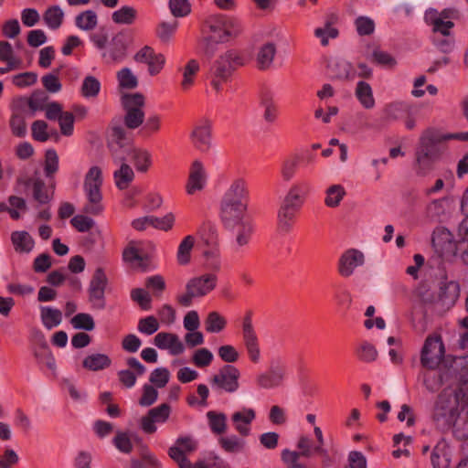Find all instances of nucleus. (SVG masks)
Listing matches in <instances>:
<instances>
[{
	"label": "nucleus",
	"instance_id": "obj_1",
	"mask_svg": "<svg viewBox=\"0 0 468 468\" xmlns=\"http://www.w3.org/2000/svg\"><path fill=\"white\" fill-rule=\"evenodd\" d=\"M446 149V145L442 144L437 137V130L426 129L420 137L415 152L414 170L416 175L419 176L429 175Z\"/></svg>",
	"mask_w": 468,
	"mask_h": 468
},
{
	"label": "nucleus",
	"instance_id": "obj_2",
	"mask_svg": "<svg viewBox=\"0 0 468 468\" xmlns=\"http://www.w3.org/2000/svg\"><path fill=\"white\" fill-rule=\"evenodd\" d=\"M223 227L231 232L233 240L232 250L236 253L244 252L249 247L255 232V222L248 213L220 217Z\"/></svg>",
	"mask_w": 468,
	"mask_h": 468
},
{
	"label": "nucleus",
	"instance_id": "obj_3",
	"mask_svg": "<svg viewBox=\"0 0 468 468\" xmlns=\"http://www.w3.org/2000/svg\"><path fill=\"white\" fill-rule=\"evenodd\" d=\"M250 190L243 178L235 179L224 193L220 201L219 216H231L248 213Z\"/></svg>",
	"mask_w": 468,
	"mask_h": 468
},
{
	"label": "nucleus",
	"instance_id": "obj_4",
	"mask_svg": "<svg viewBox=\"0 0 468 468\" xmlns=\"http://www.w3.org/2000/svg\"><path fill=\"white\" fill-rule=\"evenodd\" d=\"M245 64L244 56L236 49H229L219 56L211 67V85L219 91L222 84L229 80L233 72Z\"/></svg>",
	"mask_w": 468,
	"mask_h": 468
},
{
	"label": "nucleus",
	"instance_id": "obj_5",
	"mask_svg": "<svg viewBox=\"0 0 468 468\" xmlns=\"http://www.w3.org/2000/svg\"><path fill=\"white\" fill-rule=\"evenodd\" d=\"M304 198L299 186H292L286 194L277 215V229L282 234L292 231Z\"/></svg>",
	"mask_w": 468,
	"mask_h": 468
},
{
	"label": "nucleus",
	"instance_id": "obj_6",
	"mask_svg": "<svg viewBox=\"0 0 468 468\" xmlns=\"http://www.w3.org/2000/svg\"><path fill=\"white\" fill-rule=\"evenodd\" d=\"M101 185L102 176L101 168L98 166L90 167L84 181V190L88 199V203L83 207V211L86 214L97 216L103 210V206L101 205Z\"/></svg>",
	"mask_w": 468,
	"mask_h": 468
},
{
	"label": "nucleus",
	"instance_id": "obj_7",
	"mask_svg": "<svg viewBox=\"0 0 468 468\" xmlns=\"http://www.w3.org/2000/svg\"><path fill=\"white\" fill-rule=\"evenodd\" d=\"M454 395H447L441 393L434 404L432 412V420L437 428L446 431L450 430V424L459 409V402H466L468 399H459L456 397V388L453 391Z\"/></svg>",
	"mask_w": 468,
	"mask_h": 468
},
{
	"label": "nucleus",
	"instance_id": "obj_8",
	"mask_svg": "<svg viewBox=\"0 0 468 468\" xmlns=\"http://www.w3.org/2000/svg\"><path fill=\"white\" fill-rule=\"evenodd\" d=\"M452 356H445V348L441 335L429 336L421 349L420 363L428 369H435L441 363L449 365Z\"/></svg>",
	"mask_w": 468,
	"mask_h": 468
},
{
	"label": "nucleus",
	"instance_id": "obj_9",
	"mask_svg": "<svg viewBox=\"0 0 468 468\" xmlns=\"http://www.w3.org/2000/svg\"><path fill=\"white\" fill-rule=\"evenodd\" d=\"M122 104L125 111L124 125L132 130L140 127L144 121V112L143 111L145 104L144 96L140 92L123 94Z\"/></svg>",
	"mask_w": 468,
	"mask_h": 468
},
{
	"label": "nucleus",
	"instance_id": "obj_10",
	"mask_svg": "<svg viewBox=\"0 0 468 468\" xmlns=\"http://www.w3.org/2000/svg\"><path fill=\"white\" fill-rule=\"evenodd\" d=\"M108 278L101 267L97 268L89 282L87 289L88 302L94 310H103L106 306L105 290Z\"/></svg>",
	"mask_w": 468,
	"mask_h": 468
},
{
	"label": "nucleus",
	"instance_id": "obj_11",
	"mask_svg": "<svg viewBox=\"0 0 468 468\" xmlns=\"http://www.w3.org/2000/svg\"><path fill=\"white\" fill-rule=\"evenodd\" d=\"M423 385L430 392H437L442 385L457 388L456 373L450 365H443L438 371L430 369L423 375Z\"/></svg>",
	"mask_w": 468,
	"mask_h": 468
},
{
	"label": "nucleus",
	"instance_id": "obj_12",
	"mask_svg": "<svg viewBox=\"0 0 468 468\" xmlns=\"http://www.w3.org/2000/svg\"><path fill=\"white\" fill-rule=\"evenodd\" d=\"M431 245L441 259H450L456 255L458 246L452 233L446 228H437L431 236Z\"/></svg>",
	"mask_w": 468,
	"mask_h": 468
},
{
	"label": "nucleus",
	"instance_id": "obj_13",
	"mask_svg": "<svg viewBox=\"0 0 468 468\" xmlns=\"http://www.w3.org/2000/svg\"><path fill=\"white\" fill-rule=\"evenodd\" d=\"M189 137L196 150L200 153H207L212 144V125L210 121L202 119L197 122Z\"/></svg>",
	"mask_w": 468,
	"mask_h": 468
},
{
	"label": "nucleus",
	"instance_id": "obj_14",
	"mask_svg": "<svg viewBox=\"0 0 468 468\" xmlns=\"http://www.w3.org/2000/svg\"><path fill=\"white\" fill-rule=\"evenodd\" d=\"M239 370L232 365H224L218 374L214 375L210 383L229 393H233L239 389Z\"/></svg>",
	"mask_w": 468,
	"mask_h": 468
},
{
	"label": "nucleus",
	"instance_id": "obj_15",
	"mask_svg": "<svg viewBox=\"0 0 468 468\" xmlns=\"http://www.w3.org/2000/svg\"><path fill=\"white\" fill-rule=\"evenodd\" d=\"M286 374V367L278 360L271 362L268 370L256 378L258 387L265 389L274 388L282 385Z\"/></svg>",
	"mask_w": 468,
	"mask_h": 468
},
{
	"label": "nucleus",
	"instance_id": "obj_16",
	"mask_svg": "<svg viewBox=\"0 0 468 468\" xmlns=\"http://www.w3.org/2000/svg\"><path fill=\"white\" fill-rule=\"evenodd\" d=\"M129 41L126 34L122 31L115 34L109 44V48L101 54L107 63L122 62L128 53Z\"/></svg>",
	"mask_w": 468,
	"mask_h": 468
},
{
	"label": "nucleus",
	"instance_id": "obj_17",
	"mask_svg": "<svg viewBox=\"0 0 468 468\" xmlns=\"http://www.w3.org/2000/svg\"><path fill=\"white\" fill-rule=\"evenodd\" d=\"M449 365L456 373V397L468 399V353L465 356H452Z\"/></svg>",
	"mask_w": 468,
	"mask_h": 468
},
{
	"label": "nucleus",
	"instance_id": "obj_18",
	"mask_svg": "<svg viewBox=\"0 0 468 468\" xmlns=\"http://www.w3.org/2000/svg\"><path fill=\"white\" fill-rule=\"evenodd\" d=\"M460 295V285L455 281H449L446 273L441 277L436 304L450 308L454 305Z\"/></svg>",
	"mask_w": 468,
	"mask_h": 468
},
{
	"label": "nucleus",
	"instance_id": "obj_19",
	"mask_svg": "<svg viewBox=\"0 0 468 468\" xmlns=\"http://www.w3.org/2000/svg\"><path fill=\"white\" fill-rule=\"evenodd\" d=\"M364 254L356 249L346 250L340 257L338 262V272L343 277H349L354 270L364 264Z\"/></svg>",
	"mask_w": 468,
	"mask_h": 468
},
{
	"label": "nucleus",
	"instance_id": "obj_20",
	"mask_svg": "<svg viewBox=\"0 0 468 468\" xmlns=\"http://www.w3.org/2000/svg\"><path fill=\"white\" fill-rule=\"evenodd\" d=\"M218 277L215 273H206L189 280L186 289H191L197 297L205 296L217 286Z\"/></svg>",
	"mask_w": 468,
	"mask_h": 468
},
{
	"label": "nucleus",
	"instance_id": "obj_21",
	"mask_svg": "<svg viewBox=\"0 0 468 468\" xmlns=\"http://www.w3.org/2000/svg\"><path fill=\"white\" fill-rule=\"evenodd\" d=\"M450 430L458 441L468 439V403L457 410L450 424Z\"/></svg>",
	"mask_w": 468,
	"mask_h": 468
},
{
	"label": "nucleus",
	"instance_id": "obj_22",
	"mask_svg": "<svg viewBox=\"0 0 468 468\" xmlns=\"http://www.w3.org/2000/svg\"><path fill=\"white\" fill-rule=\"evenodd\" d=\"M154 343L159 349H169L173 356L180 355L185 350L178 336L171 333H158L154 338Z\"/></svg>",
	"mask_w": 468,
	"mask_h": 468
},
{
	"label": "nucleus",
	"instance_id": "obj_23",
	"mask_svg": "<svg viewBox=\"0 0 468 468\" xmlns=\"http://www.w3.org/2000/svg\"><path fill=\"white\" fill-rule=\"evenodd\" d=\"M206 176L203 165L196 160L191 165L190 175L186 184V192L193 195L196 191L202 190L205 186Z\"/></svg>",
	"mask_w": 468,
	"mask_h": 468
},
{
	"label": "nucleus",
	"instance_id": "obj_24",
	"mask_svg": "<svg viewBox=\"0 0 468 468\" xmlns=\"http://www.w3.org/2000/svg\"><path fill=\"white\" fill-rule=\"evenodd\" d=\"M198 235L202 244L207 248V250L219 249L218 232L214 223L204 222L198 229Z\"/></svg>",
	"mask_w": 468,
	"mask_h": 468
},
{
	"label": "nucleus",
	"instance_id": "obj_25",
	"mask_svg": "<svg viewBox=\"0 0 468 468\" xmlns=\"http://www.w3.org/2000/svg\"><path fill=\"white\" fill-rule=\"evenodd\" d=\"M327 73L331 79L350 80L354 77L353 66L345 59L331 60L327 65Z\"/></svg>",
	"mask_w": 468,
	"mask_h": 468
},
{
	"label": "nucleus",
	"instance_id": "obj_26",
	"mask_svg": "<svg viewBox=\"0 0 468 468\" xmlns=\"http://www.w3.org/2000/svg\"><path fill=\"white\" fill-rule=\"evenodd\" d=\"M203 33L208 34L214 39H217L221 43L228 42V37L225 36V27L220 14L211 16L205 21Z\"/></svg>",
	"mask_w": 468,
	"mask_h": 468
},
{
	"label": "nucleus",
	"instance_id": "obj_27",
	"mask_svg": "<svg viewBox=\"0 0 468 468\" xmlns=\"http://www.w3.org/2000/svg\"><path fill=\"white\" fill-rule=\"evenodd\" d=\"M338 16L335 14H330L326 16L324 27L314 29V36L320 38L321 45L325 47L328 45V38H336L339 35L337 28L332 26L337 22Z\"/></svg>",
	"mask_w": 468,
	"mask_h": 468
},
{
	"label": "nucleus",
	"instance_id": "obj_28",
	"mask_svg": "<svg viewBox=\"0 0 468 468\" xmlns=\"http://www.w3.org/2000/svg\"><path fill=\"white\" fill-rule=\"evenodd\" d=\"M261 106L264 108V120L267 122H273L278 116V106L273 100L272 91L267 88L261 91Z\"/></svg>",
	"mask_w": 468,
	"mask_h": 468
},
{
	"label": "nucleus",
	"instance_id": "obj_29",
	"mask_svg": "<svg viewBox=\"0 0 468 468\" xmlns=\"http://www.w3.org/2000/svg\"><path fill=\"white\" fill-rule=\"evenodd\" d=\"M277 52L276 45L273 42L263 44L257 54V67L260 70L270 69Z\"/></svg>",
	"mask_w": 468,
	"mask_h": 468
},
{
	"label": "nucleus",
	"instance_id": "obj_30",
	"mask_svg": "<svg viewBox=\"0 0 468 468\" xmlns=\"http://www.w3.org/2000/svg\"><path fill=\"white\" fill-rule=\"evenodd\" d=\"M11 241L18 253H29L35 246L34 239L25 230L12 232Z\"/></svg>",
	"mask_w": 468,
	"mask_h": 468
},
{
	"label": "nucleus",
	"instance_id": "obj_31",
	"mask_svg": "<svg viewBox=\"0 0 468 468\" xmlns=\"http://www.w3.org/2000/svg\"><path fill=\"white\" fill-rule=\"evenodd\" d=\"M112 359L106 354L96 353L88 355L82 361V367L90 371H100L108 368Z\"/></svg>",
	"mask_w": 468,
	"mask_h": 468
},
{
	"label": "nucleus",
	"instance_id": "obj_32",
	"mask_svg": "<svg viewBox=\"0 0 468 468\" xmlns=\"http://www.w3.org/2000/svg\"><path fill=\"white\" fill-rule=\"evenodd\" d=\"M31 352L41 370L44 369V367L51 371L56 370V360L48 346L32 349Z\"/></svg>",
	"mask_w": 468,
	"mask_h": 468
},
{
	"label": "nucleus",
	"instance_id": "obj_33",
	"mask_svg": "<svg viewBox=\"0 0 468 468\" xmlns=\"http://www.w3.org/2000/svg\"><path fill=\"white\" fill-rule=\"evenodd\" d=\"M355 94L364 108L371 109L375 106L372 88L367 82L364 80L358 81L356 83Z\"/></svg>",
	"mask_w": 468,
	"mask_h": 468
},
{
	"label": "nucleus",
	"instance_id": "obj_34",
	"mask_svg": "<svg viewBox=\"0 0 468 468\" xmlns=\"http://www.w3.org/2000/svg\"><path fill=\"white\" fill-rule=\"evenodd\" d=\"M136 18L137 10L130 5H122L112 14V19L117 25H133Z\"/></svg>",
	"mask_w": 468,
	"mask_h": 468
},
{
	"label": "nucleus",
	"instance_id": "obj_35",
	"mask_svg": "<svg viewBox=\"0 0 468 468\" xmlns=\"http://www.w3.org/2000/svg\"><path fill=\"white\" fill-rule=\"evenodd\" d=\"M113 178L116 186L120 190H124L133 180L134 173L129 165L122 163L120 168L113 173Z\"/></svg>",
	"mask_w": 468,
	"mask_h": 468
},
{
	"label": "nucleus",
	"instance_id": "obj_36",
	"mask_svg": "<svg viewBox=\"0 0 468 468\" xmlns=\"http://www.w3.org/2000/svg\"><path fill=\"white\" fill-rule=\"evenodd\" d=\"M98 25V16L93 10L80 12L75 17V26L80 30L90 31Z\"/></svg>",
	"mask_w": 468,
	"mask_h": 468
},
{
	"label": "nucleus",
	"instance_id": "obj_37",
	"mask_svg": "<svg viewBox=\"0 0 468 468\" xmlns=\"http://www.w3.org/2000/svg\"><path fill=\"white\" fill-rule=\"evenodd\" d=\"M195 245V239L191 235L186 236L182 241L180 242L177 253L176 260L179 265H186L190 262L191 260V251Z\"/></svg>",
	"mask_w": 468,
	"mask_h": 468
},
{
	"label": "nucleus",
	"instance_id": "obj_38",
	"mask_svg": "<svg viewBox=\"0 0 468 468\" xmlns=\"http://www.w3.org/2000/svg\"><path fill=\"white\" fill-rule=\"evenodd\" d=\"M33 198L35 201L38 203V205H47L52 199L54 196V192L51 191L49 194L46 184L43 179L37 177L33 182V189H32Z\"/></svg>",
	"mask_w": 468,
	"mask_h": 468
},
{
	"label": "nucleus",
	"instance_id": "obj_39",
	"mask_svg": "<svg viewBox=\"0 0 468 468\" xmlns=\"http://www.w3.org/2000/svg\"><path fill=\"white\" fill-rule=\"evenodd\" d=\"M221 19L225 27V36L228 37V42L239 37L243 31V26L240 19L235 16L222 15Z\"/></svg>",
	"mask_w": 468,
	"mask_h": 468
},
{
	"label": "nucleus",
	"instance_id": "obj_40",
	"mask_svg": "<svg viewBox=\"0 0 468 468\" xmlns=\"http://www.w3.org/2000/svg\"><path fill=\"white\" fill-rule=\"evenodd\" d=\"M114 163H126L134 150L133 144H107Z\"/></svg>",
	"mask_w": 468,
	"mask_h": 468
},
{
	"label": "nucleus",
	"instance_id": "obj_41",
	"mask_svg": "<svg viewBox=\"0 0 468 468\" xmlns=\"http://www.w3.org/2000/svg\"><path fill=\"white\" fill-rule=\"evenodd\" d=\"M130 160L133 162L137 171L143 173L146 172L152 165L151 154L145 149L134 147Z\"/></svg>",
	"mask_w": 468,
	"mask_h": 468
},
{
	"label": "nucleus",
	"instance_id": "obj_42",
	"mask_svg": "<svg viewBox=\"0 0 468 468\" xmlns=\"http://www.w3.org/2000/svg\"><path fill=\"white\" fill-rule=\"evenodd\" d=\"M48 96L42 90L33 91L30 98L19 97V101L27 102L32 112L43 111Z\"/></svg>",
	"mask_w": 468,
	"mask_h": 468
},
{
	"label": "nucleus",
	"instance_id": "obj_43",
	"mask_svg": "<svg viewBox=\"0 0 468 468\" xmlns=\"http://www.w3.org/2000/svg\"><path fill=\"white\" fill-rule=\"evenodd\" d=\"M208 425L211 431L215 434H223L227 430V416L222 412L210 410L207 413Z\"/></svg>",
	"mask_w": 468,
	"mask_h": 468
},
{
	"label": "nucleus",
	"instance_id": "obj_44",
	"mask_svg": "<svg viewBox=\"0 0 468 468\" xmlns=\"http://www.w3.org/2000/svg\"><path fill=\"white\" fill-rule=\"evenodd\" d=\"M64 13L58 5L48 7L44 15L43 19L50 29H58L63 23Z\"/></svg>",
	"mask_w": 468,
	"mask_h": 468
},
{
	"label": "nucleus",
	"instance_id": "obj_45",
	"mask_svg": "<svg viewBox=\"0 0 468 468\" xmlns=\"http://www.w3.org/2000/svg\"><path fill=\"white\" fill-rule=\"evenodd\" d=\"M302 157L299 154H293L282 161L281 175L284 181H290L294 176Z\"/></svg>",
	"mask_w": 468,
	"mask_h": 468
},
{
	"label": "nucleus",
	"instance_id": "obj_46",
	"mask_svg": "<svg viewBox=\"0 0 468 468\" xmlns=\"http://www.w3.org/2000/svg\"><path fill=\"white\" fill-rule=\"evenodd\" d=\"M408 106L403 102H391L384 110L385 119L388 122L402 119L408 114Z\"/></svg>",
	"mask_w": 468,
	"mask_h": 468
},
{
	"label": "nucleus",
	"instance_id": "obj_47",
	"mask_svg": "<svg viewBox=\"0 0 468 468\" xmlns=\"http://www.w3.org/2000/svg\"><path fill=\"white\" fill-rule=\"evenodd\" d=\"M346 196V190L341 185H333L326 190L324 204L328 207H336Z\"/></svg>",
	"mask_w": 468,
	"mask_h": 468
},
{
	"label": "nucleus",
	"instance_id": "obj_48",
	"mask_svg": "<svg viewBox=\"0 0 468 468\" xmlns=\"http://www.w3.org/2000/svg\"><path fill=\"white\" fill-rule=\"evenodd\" d=\"M357 358L365 363H370L377 359L378 351L374 345L367 341H362L356 349Z\"/></svg>",
	"mask_w": 468,
	"mask_h": 468
},
{
	"label": "nucleus",
	"instance_id": "obj_49",
	"mask_svg": "<svg viewBox=\"0 0 468 468\" xmlns=\"http://www.w3.org/2000/svg\"><path fill=\"white\" fill-rule=\"evenodd\" d=\"M200 324H184L188 333L185 335V341L188 347H195L204 343V335L197 331Z\"/></svg>",
	"mask_w": 468,
	"mask_h": 468
},
{
	"label": "nucleus",
	"instance_id": "obj_50",
	"mask_svg": "<svg viewBox=\"0 0 468 468\" xmlns=\"http://www.w3.org/2000/svg\"><path fill=\"white\" fill-rule=\"evenodd\" d=\"M218 443L226 452L236 453L243 450L245 441L236 435H231L229 437H220Z\"/></svg>",
	"mask_w": 468,
	"mask_h": 468
},
{
	"label": "nucleus",
	"instance_id": "obj_51",
	"mask_svg": "<svg viewBox=\"0 0 468 468\" xmlns=\"http://www.w3.org/2000/svg\"><path fill=\"white\" fill-rule=\"evenodd\" d=\"M178 22L174 20L172 23L161 22L155 29L156 37L162 43H168L176 33Z\"/></svg>",
	"mask_w": 468,
	"mask_h": 468
},
{
	"label": "nucleus",
	"instance_id": "obj_52",
	"mask_svg": "<svg viewBox=\"0 0 468 468\" xmlns=\"http://www.w3.org/2000/svg\"><path fill=\"white\" fill-rule=\"evenodd\" d=\"M199 70V64L196 59H190L184 68L183 80L181 87L183 90H188L194 83V78Z\"/></svg>",
	"mask_w": 468,
	"mask_h": 468
},
{
	"label": "nucleus",
	"instance_id": "obj_53",
	"mask_svg": "<svg viewBox=\"0 0 468 468\" xmlns=\"http://www.w3.org/2000/svg\"><path fill=\"white\" fill-rule=\"evenodd\" d=\"M58 170V156L54 149L47 150L45 154L44 173L47 178L53 179Z\"/></svg>",
	"mask_w": 468,
	"mask_h": 468
},
{
	"label": "nucleus",
	"instance_id": "obj_54",
	"mask_svg": "<svg viewBox=\"0 0 468 468\" xmlns=\"http://www.w3.org/2000/svg\"><path fill=\"white\" fill-rule=\"evenodd\" d=\"M101 90V82L93 76H87L81 85V95L85 98H94Z\"/></svg>",
	"mask_w": 468,
	"mask_h": 468
},
{
	"label": "nucleus",
	"instance_id": "obj_55",
	"mask_svg": "<svg viewBox=\"0 0 468 468\" xmlns=\"http://www.w3.org/2000/svg\"><path fill=\"white\" fill-rule=\"evenodd\" d=\"M205 257V266L213 272H218L221 270V260L219 249L205 250L203 251Z\"/></svg>",
	"mask_w": 468,
	"mask_h": 468
},
{
	"label": "nucleus",
	"instance_id": "obj_56",
	"mask_svg": "<svg viewBox=\"0 0 468 468\" xmlns=\"http://www.w3.org/2000/svg\"><path fill=\"white\" fill-rule=\"evenodd\" d=\"M132 144L125 129L121 125H112L109 130L107 144Z\"/></svg>",
	"mask_w": 468,
	"mask_h": 468
},
{
	"label": "nucleus",
	"instance_id": "obj_57",
	"mask_svg": "<svg viewBox=\"0 0 468 468\" xmlns=\"http://www.w3.org/2000/svg\"><path fill=\"white\" fill-rule=\"evenodd\" d=\"M431 40L432 44L436 47L438 50L444 54H448L452 51L454 48V37L452 36H441V35H432L431 37Z\"/></svg>",
	"mask_w": 468,
	"mask_h": 468
},
{
	"label": "nucleus",
	"instance_id": "obj_58",
	"mask_svg": "<svg viewBox=\"0 0 468 468\" xmlns=\"http://www.w3.org/2000/svg\"><path fill=\"white\" fill-rule=\"evenodd\" d=\"M144 286L157 297L161 296L166 288L164 277L159 274L147 277L144 282Z\"/></svg>",
	"mask_w": 468,
	"mask_h": 468
},
{
	"label": "nucleus",
	"instance_id": "obj_59",
	"mask_svg": "<svg viewBox=\"0 0 468 468\" xmlns=\"http://www.w3.org/2000/svg\"><path fill=\"white\" fill-rule=\"evenodd\" d=\"M131 299L136 303L141 309H151L152 297L149 292L143 288H134L131 291Z\"/></svg>",
	"mask_w": 468,
	"mask_h": 468
},
{
	"label": "nucleus",
	"instance_id": "obj_60",
	"mask_svg": "<svg viewBox=\"0 0 468 468\" xmlns=\"http://www.w3.org/2000/svg\"><path fill=\"white\" fill-rule=\"evenodd\" d=\"M218 44L222 43L214 39L208 34H205V36L198 41V49L208 58H211L215 55Z\"/></svg>",
	"mask_w": 468,
	"mask_h": 468
},
{
	"label": "nucleus",
	"instance_id": "obj_61",
	"mask_svg": "<svg viewBox=\"0 0 468 468\" xmlns=\"http://www.w3.org/2000/svg\"><path fill=\"white\" fill-rule=\"evenodd\" d=\"M371 58L372 62L381 67L392 69L397 65V60L392 55L380 49H374Z\"/></svg>",
	"mask_w": 468,
	"mask_h": 468
},
{
	"label": "nucleus",
	"instance_id": "obj_62",
	"mask_svg": "<svg viewBox=\"0 0 468 468\" xmlns=\"http://www.w3.org/2000/svg\"><path fill=\"white\" fill-rule=\"evenodd\" d=\"M12 133L19 138H23L27 134V124L25 117L21 113H13L9 121Z\"/></svg>",
	"mask_w": 468,
	"mask_h": 468
},
{
	"label": "nucleus",
	"instance_id": "obj_63",
	"mask_svg": "<svg viewBox=\"0 0 468 468\" xmlns=\"http://www.w3.org/2000/svg\"><path fill=\"white\" fill-rule=\"evenodd\" d=\"M112 443L116 449L122 453H130L133 451V442L124 431H117L112 439Z\"/></svg>",
	"mask_w": 468,
	"mask_h": 468
},
{
	"label": "nucleus",
	"instance_id": "obj_64",
	"mask_svg": "<svg viewBox=\"0 0 468 468\" xmlns=\"http://www.w3.org/2000/svg\"><path fill=\"white\" fill-rule=\"evenodd\" d=\"M170 372L166 367H158L152 371L149 381L156 388H164L169 381Z\"/></svg>",
	"mask_w": 468,
	"mask_h": 468
}]
</instances>
